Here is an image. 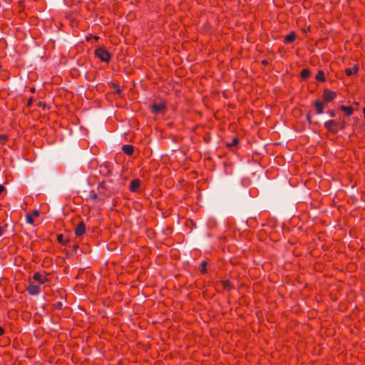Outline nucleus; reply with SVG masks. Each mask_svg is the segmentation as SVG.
<instances>
[{"label":"nucleus","mask_w":365,"mask_h":365,"mask_svg":"<svg viewBox=\"0 0 365 365\" xmlns=\"http://www.w3.org/2000/svg\"><path fill=\"white\" fill-rule=\"evenodd\" d=\"M98 193L94 190H91L89 198L93 201H104L106 199L110 197L112 192L106 185V181L103 180L98 184L97 186Z\"/></svg>","instance_id":"obj_1"},{"label":"nucleus","mask_w":365,"mask_h":365,"mask_svg":"<svg viewBox=\"0 0 365 365\" xmlns=\"http://www.w3.org/2000/svg\"><path fill=\"white\" fill-rule=\"evenodd\" d=\"M96 57L101 61L108 63L112 58V54L104 46L97 48L94 51Z\"/></svg>","instance_id":"obj_2"},{"label":"nucleus","mask_w":365,"mask_h":365,"mask_svg":"<svg viewBox=\"0 0 365 365\" xmlns=\"http://www.w3.org/2000/svg\"><path fill=\"white\" fill-rule=\"evenodd\" d=\"M112 165L108 161L104 162L99 165V173L103 177H108L111 174Z\"/></svg>","instance_id":"obj_3"},{"label":"nucleus","mask_w":365,"mask_h":365,"mask_svg":"<svg viewBox=\"0 0 365 365\" xmlns=\"http://www.w3.org/2000/svg\"><path fill=\"white\" fill-rule=\"evenodd\" d=\"M167 108V104L165 101L160 103H155L151 105L150 110L153 113L158 114L164 112Z\"/></svg>","instance_id":"obj_4"},{"label":"nucleus","mask_w":365,"mask_h":365,"mask_svg":"<svg viewBox=\"0 0 365 365\" xmlns=\"http://www.w3.org/2000/svg\"><path fill=\"white\" fill-rule=\"evenodd\" d=\"M336 92L325 88L323 91L322 101L327 104L336 97Z\"/></svg>","instance_id":"obj_5"},{"label":"nucleus","mask_w":365,"mask_h":365,"mask_svg":"<svg viewBox=\"0 0 365 365\" xmlns=\"http://www.w3.org/2000/svg\"><path fill=\"white\" fill-rule=\"evenodd\" d=\"M325 128L332 134L338 133L337 121L335 120H329L324 123Z\"/></svg>","instance_id":"obj_6"},{"label":"nucleus","mask_w":365,"mask_h":365,"mask_svg":"<svg viewBox=\"0 0 365 365\" xmlns=\"http://www.w3.org/2000/svg\"><path fill=\"white\" fill-rule=\"evenodd\" d=\"M313 106L315 107V113L317 115L322 114L324 113V108L327 105L323 101L319 99L315 100L312 103Z\"/></svg>","instance_id":"obj_7"},{"label":"nucleus","mask_w":365,"mask_h":365,"mask_svg":"<svg viewBox=\"0 0 365 365\" xmlns=\"http://www.w3.org/2000/svg\"><path fill=\"white\" fill-rule=\"evenodd\" d=\"M33 279L41 284H44L48 281L47 279V274H46L45 272H43V273H41L39 272H35L33 275Z\"/></svg>","instance_id":"obj_8"},{"label":"nucleus","mask_w":365,"mask_h":365,"mask_svg":"<svg viewBox=\"0 0 365 365\" xmlns=\"http://www.w3.org/2000/svg\"><path fill=\"white\" fill-rule=\"evenodd\" d=\"M75 235L78 237L83 236L86 232V225L83 221L79 222L74 230Z\"/></svg>","instance_id":"obj_9"},{"label":"nucleus","mask_w":365,"mask_h":365,"mask_svg":"<svg viewBox=\"0 0 365 365\" xmlns=\"http://www.w3.org/2000/svg\"><path fill=\"white\" fill-rule=\"evenodd\" d=\"M140 185H141V181L140 179L136 178V179L133 180L130 182V185H129L130 191L132 192H138V190L140 189Z\"/></svg>","instance_id":"obj_10"},{"label":"nucleus","mask_w":365,"mask_h":365,"mask_svg":"<svg viewBox=\"0 0 365 365\" xmlns=\"http://www.w3.org/2000/svg\"><path fill=\"white\" fill-rule=\"evenodd\" d=\"M27 291L31 295H36L40 293L41 288L39 285L30 283L28 285Z\"/></svg>","instance_id":"obj_11"},{"label":"nucleus","mask_w":365,"mask_h":365,"mask_svg":"<svg viewBox=\"0 0 365 365\" xmlns=\"http://www.w3.org/2000/svg\"><path fill=\"white\" fill-rule=\"evenodd\" d=\"M40 212L38 210H34L31 214L28 213L26 215V222L29 224H33L34 222V217H38Z\"/></svg>","instance_id":"obj_12"},{"label":"nucleus","mask_w":365,"mask_h":365,"mask_svg":"<svg viewBox=\"0 0 365 365\" xmlns=\"http://www.w3.org/2000/svg\"><path fill=\"white\" fill-rule=\"evenodd\" d=\"M122 151L128 155H132L134 153V148L132 145H124Z\"/></svg>","instance_id":"obj_13"},{"label":"nucleus","mask_w":365,"mask_h":365,"mask_svg":"<svg viewBox=\"0 0 365 365\" xmlns=\"http://www.w3.org/2000/svg\"><path fill=\"white\" fill-rule=\"evenodd\" d=\"M296 38V34L294 31L290 32L289 34L284 37V43H288L293 42Z\"/></svg>","instance_id":"obj_14"},{"label":"nucleus","mask_w":365,"mask_h":365,"mask_svg":"<svg viewBox=\"0 0 365 365\" xmlns=\"http://www.w3.org/2000/svg\"><path fill=\"white\" fill-rule=\"evenodd\" d=\"M359 71V66L354 65L352 68H347L345 69V73L347 76H351L356 74Z\"/></svg>","instance_id":"obj_15"},{"label":"nucleus","mask_w":365,"mask_h":365,"mask_svg":"<svg viewBox=\"0 0 365 365\" xmlns=\"http://www.w3.org/2000/svg\"><path fill=\"white\" fill-rule=\"evenodd\" d=\"M339 109L346 113L345 115L349 117L353 114L354 108L351 106H341Z\"/></svg>","instance_id":"obj_16"},{"label":"nucleus","mask_w":365,"mask_h":365,"mask_svg":"<svg viewBox=\"0 0 365 365\" xmlns=\"http://www.w3.org/2000/svg\"><path fill=\"white\" fill-rule=\"evenodd\" d=\"M221 284L224 289L230 291L234 289V286L228 279L221 281Z\"/></svg>","instance_id":"obj_17"},{"label":"nucleus","mask_w":365,"mask_h":365,"mask_svg":"<svg viewBox=\"0 0 365 365\" xmlns=\"http://www.w3.org/2000/svg\"><path fill=\"white\" fill-rule=\"evenodd\" d=\"M315 79L319 82H324L326 81L324 73L322 70L318 71V72L315 76Z\"/></svg>","instance_id":"obj_18"},{"label":"nucleus","mask_w":365,"mask_h":365,"mask_svg":"<svg viewBox=\"0 0 365 365\" xmlns=\"http://www.w3.org/2000/svg\"><path fill=\"white\" fill-rule=\"evenodd\" d=\"M310 76H311V72L309 69L304 68V69L302 70L301 73H300V76L302 77V78H303L304 80H307L310 77Z\"/></svg>","instance_id":"obj_19"},{"label":"nucleus","mask_w":365,"mask_h":365,"mask_svg":"<svg viewBox=\"0 0 365 365\" xmlns=\"http://www.w3.org/2000/svg\"><path fill=\"white\" fill-rule=\"evenodd\" d=\"M57 241L58 243L65 245L68 243V240H67L63 234H59L57 236Z\"/></svg>","instance_id":"obj_20"},{"label":"nucleus","mask_w":365,"mask_h":365,"mask_svg":"<svg viewBox=\"0 0 365 365\" xmlns=\"http://www.w3.org/2000/svg\"><path fill=\"white\" fill-rule=\"evenodd\" d=\"M110 88L114 89L115 93L116 94L120 95L122 93V91H121L120 86L118 84H116L115 83L111 82L110 83Z\"/></svg>","instance_id":"obj_21"},{"label":"nucleus","mask_w":365,"mask_h":365,"mask_svg":"<svg viewBox=\"0 0 365 365\" xmlns=\"http://www.w3.org/2000/svg\"><path fill=\"white\" fill-rule=\"evenodd\" d=\"M207 262L206 261H202L201 263H200V272L202 274H205L207 273Z\"/></svg>","instance_id":"obj_22"},{"label":"nucleus","mask_w":365,"mask_h":365,"mask_svg":"<svg viewBox=\"0 0 365 365\" xmlns=\"http://www.w3.org/2000/svg\"><path fill=\"white\" fill-rule=\"evenodd\" d=\"M239 143V139L237 138H234L231 143H227L226 146L227 148H232L233 146H235Z\"/></svg>","instance_id":"obj_23"},{"label":"nucleus","mask_w":365,"mask_h":365,"mask_svg":"<svg viewBox=\"0 0 365 365\" xmlns=\"http://www.w3.org/2000/svg\"><path fill=\"white\" fill-rule=\"evenodd\" d=\"M337 125H338V130H343V129L345 128L346 122L344 120H341V121L337 122Z\"/></svg>","instance_id":"obj_24"},{"label":"nucleus","mask_w":365,"mask_h":365,"mask_svg":"<svg viewBox=\"0 0 365 365\" xmlns=\"http://www.w3.org/2000/svg\"><path fill=\"white\" fill-rule=\"evenodd\" d=\"M0 140L3 144L6 143L8 140V136L6 134H1Z\"/></svg>","instance_id":"obj_25"},{"label":"nucleus","mask_w":365,"mask_h":365,"mask_svg":"<svg viewBox=\"0 0 365 365\" xmlns=\"http://www.w3.org/2000/svg\"><path fill=\"white\" fill-rule=\"evenodd\" d=\"M69 247L73 250V251H76L78 248V245L77 243H73V245H69Z\"/></svg>","instance_id":"obj_26"},{"label":"nucleus","mask_w":365,"mask_h":365,"mask_svg":"<svg viewBox=\"0 0 365 365\" xmlns=\"http://www.w3.org/2000/svg\"><path fill=\"white\" fill-rule=\"evenodd\" d=\"M306 119H307V120L308 121V123L309 124H311L312 123V116H311L310 113H307Z\"/></svg>","instance_id":"obj_27"},{"label":"nucleus","mask_w":365,"mask_h":365,"mask_svg":"<svg viewBox=\"0 0 365 365\" xmlns=\"http://www.w3.org/2000/svg\"><path fill=\"white\" fill-rule=\"evenodd\" d=\"M327 113L330 115L331 117H335L336 115L334 110H329Z\"/></svg>","instance_id":"obj_28"},{"label":"nucleus","mask_w":365,"mask_h":365,"mask_svg":"<svg viewBox=\"0 0 365 365\" xmlns=\"http://www.w3.org/2000/svg\"><path fill=\"white\" fill-rule=\"evenodd\" d=\"M55 307L56 308L61 309L62 308V303L61 302H58Z\"/></svg>","instance_id":"obj_29"},{"label":"nucleus","mask_w":365,"mask_h":365,"mask_svg":"<svg viewBox=\"0 0 365 365\" xmlns=\"http://www.w3.org/2000/svg\"><path fill=\"white\" fill-rule=\"evenodd\" d=\"M36 106H37L38 107H43V108H44V107H45V103H43L42 101H38V102L37 103Z\"/></svg>","instance_id":"obj_30"},{"label":"nucleus","mask_w":365,"mask_h":365,"mask_svg":"<svg viewBox=\"0 0 365 365\" xmlns=\"http://www.w3.org/2000/svg\"><path fill=\"white\" fill-rule=\"evenodd\" d=\"M93 38V35L92 34H89L88 36H86V41H90L91 39Z\"/></svg>","instance_id":"obj_31"},{"label":"nucleus","mask_w":365,"mask_h":365,"mask_svg":"<svg viewBox=\"0 0 365 365\" xmlns=\"http://www.w3.org/2000/svg\"><path fill=\"white\" fill-rule=\"evenodd\" d=\"M32 101H33V99L32 98H30L27 102V106L30 107L31 105H32Z\"/></svg>","instance_id":"obj_32"},{"label":"nucleus","mask_w":365,"mask_h":365,"mask_svg":"<svg viewBox=\"0 0 365 365\" xmlns=\"http://www.w3.org/2000/svg\"><path fill=\"white\" fill-rule=\"evenodd\" d=\"M4 228L3 227H0V237L4 235Z\"/></svg>","instance_id":"obj_33"},{"label":"nucleus","mask_w":365,"mask_h":365,"mask_svg":"<svg viewBox=\"0 0 365 365\" xmlns=\"http://www.w3.org/2000/svg\"><path fill=\"white\" fill-rule=\"evenodd\" d=\"M4 334V329L0 326V336Z\"/></svg>","instance_id":"obj_34"},{"label":"nucleus","mask_w":365,"mask_h":365,"mask_svg":"<svg viewBox=\"0 0 365 365\" xmlns=\"http://www.w3.org/2000/svg\"><path fill=\"white\" fill-rule=\"evenodd\" d=\"M5 190V187L4 185H0V194Z\"/></svg>","instance_id":"obj_35"},{"label":"nucleus","mask_w":365,"mask_h":365,"mask_svg":"<svg viewBox=\"0 0 365 365\" xmlns=\"http://www.w3.org/2000/svg\"><path fill=\"white\" fill-rule=\"evenodd\" d=\"M93 38L96 41H98L99 39V36H93Z\"/></svg>","instance_id":"obj_36"},{"label":"nucleus","mask_w":365,"mask_h":365,"mask_svg":"<svg viewBox=\"0 0 365 365\" xmlns=\"http://www.w3.org/2000/svg\"><path fill=\"white\" fill-rule=\"evenodd\" d=\"M262 64H264V65H267V64H268V61H267V60H263V61H262Z\"/></svg>","instance_id":"obj_37"},{"label":"nucleus","mask_w":365,"mask_h":365,"mask_svg":"<svg viewBox=\"0 0 365 365\" xmlns=\"http://www.w3.org/2000/svg\"><path fill=\"white\" fill-rule=\"evenodd\" d=\"M363 113H364V117L365 118V107L363 108Z\"/></svg>","instance_id":"obj_38"},{"label":"nucleus","mask_w":365,"mask_h":365,"mask_svg":"<svg viewBox=\"0 0 365 365\" xmlns=\"http://www.w3.org/2000/svg\"><path fill=\"white\" fill-rule=\"evenodd\" d=\"M31 92L34 93V92H35V88H32L31 89Z\"/></svg>","instance_id":"obj_39"}]
</instances>
